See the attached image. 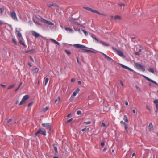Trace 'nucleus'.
I'll list each match as a JSON object with an SVG mask.
<instances>
[{
	"instance_id": "obj_1",
	"label": "nucleus",
	"mask_w": 158,
	"mask_h": 158,
	"mask_svg": "<svg viewBox=\"0 0 158 158\" xmlns=\"http://www.w3.org/2000/svg\"><path fill=\"white\" fill-rule=\"evenodd\" d=\"M40 134L44 136H46V130L42 128L39 129L36 133L35 134L36 136H38V134Z\"/></svg>"
},
{
	"instance_id": "obj_2",
	"label": "nucleus",
	"mask_w": 158,
	"mask_h": 158,
	"mask_svg": "<svg viewBox=\"0 0 158 158\" xmlns=\"http://www.w3.org/2000/svg\"><path fill=\"white\" fill-rule=\"evenodd\" d=\"M10 15L11 18L15 21H18V20L16 13L14 11H10Z\"/></svg>"
},
{
	"instance_id": "obj_3",
	"label": "nucleus",
	"mask_w": 158,
	"mask_h": 158,
	"mask_svg": "<svg viewBox=\"0 0 158 158\" xmlns=\"http://www.w3.org/2000/svg\"><path fill=\"white\" fill-rule=\"evenodd\" d=\"M135 66L137 69L140 70L143 72H144L145 70L144 67L138 63L135 64Z\"/></svg>"
},
{
	"instance_id": "obj_4",
	"label": "nucleus",
	"mask_w": 158,
	"mask_h": 158,
	"mask_svg": "<svg viewBox=\"0 0 158 158\" xmlns=\"http://www.w3.org/2000/svg\"><path fill=\"white\" fill-rule=\"evenodd\" d=\"M29 98V96L28 95H25L24 96L19 103V105H21L25 103Z\"/></svg>"
},
{
	"instance_id": "obj_5",
	"label": "nucleus",
	"mask_w": 158,
	"mask_h": 158,
	"mask_svg": "<svg viewBox=\"0 0 158 158\" xmlns=\"http://www.w3.org/2000/svg\"><path fill=\"white\" fill-rule=\"evenodd\" d=\"M40 20L42 22L45 23H46L49 25H54V24L52 22L49 21L47 20L42 18L40 19Z\"/></svg>"
},
{
	"instance_id": "obj_6",
	"label": "nucleus",
	"mask_w": 158,
	"mask_h": 158,
	"mask_svg": "<svg viewBox=\"0 0 158 158\" xmlns=\"http://www.w3.org/2000/svg\"><path fill=\"white\" fill-rule=\"evenodd\" d=\"M42 126L43 127H45L46 129H48L49 131H50L51 130V127L50 123H44L42 124Z\"/></svg>"
},
{
	"instance_id": "obj_7",
	"label": "nucleus",
	"mask_w": 158,
	"mask_h": 158,
	"mask_svg": "<svg viewBox=\"0 0 158 158\" xmlns=\"http://www.w3.org/2000/svg\"><path fill=\"white\" fill-rule=\"evenodd\" d=\"M73 46L77 48H79L81 49H83L86 48V47L84 45H81L79 44H74Z\"/></svg>"
},
{
	"instance_id": "obj_8",
	"label": "nucleus",
	"mask_w": 158,
	"mask_h": 158,
	"mask_svg": "<svg viewBox=\"0 0 158 158\" xmlns=\"http://www.w3.org/2000/svg\"><path fill=\"white\" fill-rule=\"evenodd\" d=\"M32 33V35L34 36L35 37L37 38L40 36V35L38 33L36 32L35 31H31Z\"/></svg>"
},
{
	"instance_id": "obj_9",
	"label": "nucleus",
	"mask_w": 158,
	"mask_h": 158,
	"mask_svg": "<svg viewBox=\"0 0 158 158\" xmlns=\"http://www.w3.org/2000/svg\"><path fill=\"white\" fill-rule=\"evenodd\" d=\"M47 6L49 7H50L52 6L53 7H58L57 5L56 4L53 3L52 2L48 3L47 4Z\"/></svg>"
},
{
	"instance_id": "obj_10",
	"label": "nucleus",
	"mask_w": 158,
	"mask_h": 158,
	"mask_svg": "<svg viewBox=\"0 0 158 158\" xmlns=\"http://www.w3.org/2000/svg\"><path fill=\"white\" fill-rule=\"evenodd\" d=\"M102 54L103 55H104V57H105V58L107 59V60L108 61H113V59L110 57L108 56H107V55H106V54L103 53H102Z\"/></svg>"
},
{
	"instance_id": "obj_11",
	"label": "nucleus",
	"mask_w": 158,
	"mask_h": 158,
	"mask_svg": "<svg viewBox=\"0 0 158 158\" xmlns=\"http://www.w3.org/2000/svg\"><path fill=\"white\" fill-rule=\"evenodd\" d=\"M143 77H144L148 81H150V82H152L156 85H157V83H156L155 81H154L151 79H150L148 77H147L146 76H143Z\"/></svg>"
},
{
	"instance_id": "obj_12",
	"label": "nucleus",
	"mask_w": 158,
	"mask_h": 158,
	"mask_svg": "<svg viewBox=\"0 0 158 158\" xmlns=\"http://www.w3.org/2000/svg\"><path fill=\"white\" fill-rule=\"evenodd\" d=\"M121 66L124 69H128V70H129L130 71H133V70L129 68L127 66H126L124 65H123L122 64H120Z\"/></svg>"
},
{
	"instance_id": "obj_13",
	"label": "nucleus",
	"mask_w": 158,
	"mask_h": 158,
	"mask_svg": "<svg viewBox=\"0 0 158 158\" xmlns=\"http://www.w3.org/2000/svg\"><path fill=\"white\" fill-rule=\"evenodd\" d=\"M117 53L121 57H125V56L123 54V52L119 50L118 51Z\"/></svg>"
},
{
	"instance_id": "obj_14",
	"label": "nucleus",
	"mask_w": 158,
	"mask_h": 158,
	"mask_svg": "<svg viewBox=\"0 0 158 158\" xmlns=\"http://www.w3.org/2000/svg\"><path fill=\"white\" fill-rule=\"evenodd\" d=\"M99 42L100 43L102 44V45H103V46H109V44H108V43H105V42H104L103 41H100Z\"/></svg>"
},
{
	"instance_id": "obj_15",
	"label": "nucleus",
	"mask_w": 158,
	"mask_h": 158,
	"mask_svg": "<svg viewBox=\"0 0 158 158\" xmlns=\"http://www.w3.org/2000/svg\"><path fill=\"white\" fill-rule=\"evenodd\" d=\"M77 94L75 92V91L73 93V94L71 96L70 98V100H73V98H74V97L76 96V95Z\"/></svg>"
},
{
	"instance_id": "obj_16",
	"label": "nucleus",
	"mask_w": 158,
	"mask_h": 158,
	"mask_svg": "<svg viewBox=\"0 0 158 158\" xmlns=\"http://www.w3.org/2000/svg\"><path fill=\"white\" fill-rule=\"evenodd\" d=\"M153 126L152 123H150L148 126V128L150 131H152L153 130Z\"/></svg>"
},
{
	"instance_id": "obj_17",
	"label": "nucleus",
	"mask_w": 158,
	"mask_h": 158,
	"mask_svg": "<svg viewBox=\"0 0 158 158\" xmlns=\"http://www.w3.org/2000/svg\"><path fill=\"white\" fill-rule=\"evenodd\" d=\"M153 102L156 105V109H158V99L155 100Z\"/></svg>"
},
{
	"instance_id": "obj_18",
	"label": "nucleus",
	"mask_w": 158,
	"mask_h": 158,
	"mask_svg": "<svg viewBox=\"0 0 158 158\" xmlns=\"http://www.w3.org/2000/svg\"><path fill=\"white\" fill-rule=\"evenodd\" d=\"M49 81V78L48 77H45L44 79V86H46L48 83Z\"/></svg>"
},
{
	"instance_id": "obj_19",
	"label": "nucleus",
	"mask_w": 158,
	"mask_h": 158,
	"mask_svg": "<svg viewBox=\"0 0 158 158\" xmlns=\"http://www.w3.org/2000/svg\"><path fill=\"white\" fill-rule=\"evenodd\" d=\"M121 19V17L119 15L116 16L114 18V19L115 21H117L118 19L120 20Z\"/></svg>"
},
{
	"instance_id": "obj_20",
	"label": "nucleus",
	"mask_w": 158,
	"mask_h": 158,
	"mask_svg": "<svg viewBox=\"0 0 158 158\" xmlns=\"http://www.w3.org/2000/svg\"><path fill=\"white\" fill-rule=\"evenodd\" d=\"M50 40H51L52 42H54V43H55V44H57L58 45H60V44L59 42H58L56 41V40H54V39H50Z\"/></svg>"
},
{
	"instance_id": "obj_21",
	"label": "nucleus",
	"mask_w": 158,
	"mask_h": 158,
	"mask_svg": "<svg viewBox=\"0 0 158 158\" xmlns=\"http://www.w3.org/2000/svg\"><path fill=\"white\" fill-rule=\"evenodd\" d=\"M123 119L126 123H128L129 121H128V120L127 119V117L126 115H124L123 118Z\"/></svg>"
},
{
	"instance_id": "obj_22",
	"label": "nucleus",
	"mask_w": 158,
	"mask_h": 158,
	"mask_svg": "<svg viewBox=\"0 0 158 158\" xmlns=\"http://www.w3.org/2000/svg\"><path fill=\"white\" fill-rule=\"evenodd\" d=\"M4 10V9L3 8H0V15H2Z\"/></svg>"
},
{
	"instance_id": "obj_23",
	"label": "nucleus",
	"mask_w": 158,
	"mask_h": 158,
	"mask_svg": "<svg viewBox=\"0 0 158 158\" xmlns=\"http://www.w3.org/2000/svg\"><path fill=\"white\" fill-rule=\"evenodd\" d=\"M148 70L152 73H154V69L152 68H150L148 69Z\"/></svg>"
},
{
	"instance_id": "obj_24",
	"label": "nucleus",
	"mask_w": 158,
	"mask_h": 158,
	"mask_svg": "<svg viewBox=\"0 0 158 158\" xmlns=\"http://www.w3.org/2000/svg\"><path fill=\"white\" fill-rule=\"evenodd\" d=\"M89 11H90L93 13H97L98 11L95 10H93L92 9L90 8Z\"/></svg>"
},
{
	"instance_id": "obj_25",
	"label": "nucleus",
	"mask_w": 158,
	"mask_h": 158,
	"mask_svg": "<svg viewBox=\"0 0 158 158\" xmlns=\"http://www.w3.org/2000/svg\"><path fill=\"white\" fill-rule=\"evenodd\" d=\"M91 35L93 38L95 40L97 41V42L98 41V40L96 38V37H95V35H94L93 34H91Z\"/></svg>"
},
{
	"instance_id": "obj_26",
	"label": "nucleus",
	"mask_w": 158,
	"mask_h": 158,
	"mask_svg": "<svg viewBox=\"0 0 158 158\" xmlns=\"http://www.w3.org/2000/svg\"><path fill=\"white\" fill-rule=\"evenodd\" d=\"M142 49H140L138 52H135V54L137 55H140V53L141 52Z\"/></svg>"
},
{
	"instance_id": "obj_27",
	"label": "nucleus",
	"mask_w": 158,
	"mask_h": 158,
	"mask_svg": "<svg viewBox=\"0 0 158 158\" xmlns=\"http://www.w3.org/2000/svg\"><path fill=\"white\" fill-rule=\"evenodd\" d=\"M65 30L67 31H68L69 32H73V30L72 29H70L69 28H67V27L66 28Z\"/></svg>"
},
{
	"instance_id": "obj_28",
	"label": "nucleus",
	"mask_w": 158,
	"mask_h": 158,
	"mask_svg": "<svg viewBox=\"0 0 158 158\" xmlns=\"http://www.w3.org/2000/svg\"><path fill=\"white\" fill-rule=\"evenodd\" d=\"M49 109V108L48 107H46L44 108L43 110V111L44 112H45Z\"/></svg>"
},
{
	"instance_id": "obj_29",
	"label": "nucleus",
	"mask_w": 158,
	"mask_h": 158,
	"mask_svg": "<svg viewBox=\"0 0 158 158\" xmlns=\"http://www.w3.org/2000/svg\"><path fill=\"white\" fill-rule=\"evenodd\" d=\"M15 86V84H13L10 86L8 88V89H10L12 88H13Z\"/></svg>"
},
{
	"instance_id": "obj_30",
	"label": "nucleus",
	"mask_w": 158,
	"mask_h": 158,
	"mask_svg": "<svg viewBox=\"0 0 158 158\" xmlns=\"http://www.w3.org/2000/svg\"><path fill=\"white\" fill-rule=\"evenodd\" d=\"M35 50L34 49H32V50H27L26 51V53H28V52H35Z\"/></svg>"
},
{
	"instance_id": "obj_31",
	"label": "nucleus",
	"mask_w": 158,
	"mask_h": 158,
	"mask_svg": "<svg viewBox=\"0 0 158 158\" xmlns=\"http://www.w3.org/2000/svg\"><path fill=\"white\" fill-rule=\"evenodd\" d=\"M22 82H20V84L19 85V86H18V88H17L16 90H15V91H18V89H19V88L20 87V86L22 85Z\"/></svg>"
},
{
	"instance_id": "obj_32",
	"label": "nucleus",
	"mask_w": 158,
	"mask_h": 158,
	"mask_svg": "<svg viewBox=\"0 0 158 158\" xmlns=\"http://www.w3.org/2000/svg\"><path fill=\"white\" fill-rule=\"evenodd\" d=\"M82 31L84 32L85 36H86L88 35V33L86 31L84 30H83Z\"/></svg>"
},
{
	"instance_id": "obj_33",
	"label": "nucleus",
	"mask_w": 158,
	"mask_h": 158,
	"mask_svg": "<svg viewBox=\"0 0 158 158\" xmlns=\"http://www.w3.org/2000/svg\"><path fill=\"white\" fill-rule=\"evenodd\" d=\"M39 71L38 69L35 68L33 70V71L34 72H37Z\"/></svg>"
},
{
	"instance_id": "obj_34",
	"label": "nucleus",
	"mask_w": 158,
	"mask_h": 158,
	"mask_svg": "<svg viewBox=\"0 0 158 158\" xmlns=\"http://www.w3.org/2000/svg\"><path fill=\"white\" fill-rule=\"evenodd\" d=\"M65 51L68 55H69L71 54V52L69 51H68L67 50H65Z\"/></svg>"
},
{
	"instance_id": "obj_35",
	"label": "nucleus",
	"mask_w": 158,
	"mask_h": 158,
	"mask_svg": "<svg viewBox=\"0 0 158 158\" xmlns=\"http://www.w3.org/2000/svg\"><path fill=\"white\" fill-rule=\"evenodd\" d=\"M33 21L35 23V24H37V25H41V24L40 23H39V22H38L37 21H35V20H33Z\"/></svg>"
},
{
	"instance_id": "obj_36",
	"label": "nucleus",
	"mask_w": 158,
	"mask_h": 158,
	"mask_svg": "<svg viewBox=\"0 0 158 158\" xmlns=\"http://www.w3.org/2000/svg\"><path fill=\"white\" fill-rule=\"evenodd\" d=\"M54 146V149L55 150V152L56 153H57L58 151H57V147H56L55 146Z\"/></svg>"
},
{
	"instance_id": "obj_37",
	"label": "nucleus",
	"mask_w": 158,
	"mask_h": 158,
	"mask_svg": "<svg viewBox=\"0 0 158 158\" xmlns=\"http://www.w3.org/2000/svg\"><path fill=\"white\" fill-rule=\"evenodd\" d=\"M19 43L22 44L23 46H26L25 45V44L23 42V41H22V40H20L19 41Z\"/></svg>"
},
{
	"instance_id": "obj_38",
	"label": "nucleus",
	"mask_w": 158,
	"mask_h": 158,
	"mask_svg": "<svg viewBox=\"0 0 158 158\" xmlns=\"http://www.w3.org/2000/svg\"><path fill=\"white\" fill-rule=\"evenodd\" d=\"M89 50L83 49L82 50V52H88Z\"/></svg>"
},
{
	"instance_id": "obj_39",
	"label": "nucleus",
	"mask_w": 158,
	"mask_h": 158,
	"mask_svg": "<svg viewBox=\"0 0 158 158\" xmlns=\"http://www.w3.org/2000/svg\"><path fill=\"white\" fill-rule=\"evenodd\" d=\"M112 49L115 52H117L119 50H118L116 48L114 47H112Z\"/></svg>"
},
{
	"instance_id": "obj_40",
	"label": "nucleus",
	"mask_w": 158,
	"mask_h": 158,
	"mask_svg": "<svg viewBox=\"0 0 158 158\" xmlns=\"http://www.w3.org/2000/svg\"><path fill=\"white\" fill-rule=\"evenodd\" d=\"M58 99H56L55 100V103L56 102H60V97H58Z\"/></svg>"
},
{
	"instance_id": "obj_41",
	"label": "nucleus",
	"mask_w": 158,
	"mask_h": 158,
	"mask_svg": "<svg viewBox=\"0 0 158 158\" xmlns=\"http://www.w3.org/2000/svg\"><path fill=\"white\" fill-rule=\"evenodd\" d=\"M97 14H99V15H103V16H106V15L103 13H99V12H98V13H97Z\"/></svg>"
},
{
	"instance_id": "obj_42",
	"label": "nucleus",
	"mask_w": 158,
	"mask_h": 158,
	"mask_svg": "<svg viewBox=\"0 0 158 158\" xmlns=\"http://www.w3.org/2000/svg\"><path fill=\"white\" fill-rule=\"evenodd\" d=\"M17 31L18 32V36L19 37H20L21 36V33H20L19 32V31Z\"/></svg>"
},
{
	"instance_id": "obj_43",
	"label": "nucleus",
	"mask_w": 158,
	"mask_h": 158,
	"mask_svg": "<svg viewBox=\"0 0 158 158\" xmlns=\"http://www.w3.org/2000/svg\"><path fill=\"white\" fill-rule=\"evenodd\" d=\"M79 91H80L79 89L78 88L75 90V92L77 94L79 92Z\"/></svg>"
},
{
	"instance_id": "obj_44",
	"label": "nucleus",
	"mask_w": 158,
	"mask_h": 158,
	"mask_svg": "<svg viewBox=\"0 0 158 158\" xmlns=\"http://www.w3.org/2000/svg\"><path fill=\"white\" fill-rule=\"evenodd\" d=\"M81 114V112L80 111H78L77 112V115H80Z\"/></svg>"
},
{
	"instance_id": "obj_45",
	"label": "nucleus",
	"mask_w": 158,
	"mask_h": 158,
	"mask_svg": "<svg viewBox=\"0 0 158 158\" xmlns=\"http://www.w3.org/2000/svg\"><path fill=\"white\" fill-rule=\"evenodd\" d=\"M125 127V129L126 131H127V132L128 133V127L127 126H125V127Z\"/></svg>"
},
{
	"instance_id": "obj_46",
	"label": "nucleus",
	"mask_w": 158,
	"mask_h": 158,
	"mask_svg": "<svg viewBox=\"0 0 158 158\" xmlns=\"http://www.w3.org/2000/svg\"><path fill=\"white\" fill-rule=\"evenodd\" d=\"M84 8L87 10H88V11H89V10H90V8H89V7H84Z\"/></svg>"
},
{
	"instance_id": "obj_47",
	"label": "nucleus",
	"mask_w": 158,
	"mask_h": 158,
	"mask_svg": "<svg viewBox=\"0 0 158 158\" xmlns=\"http://www.w3.org/2000/svg\"><path fill=\"white\" fill-rule=\"evenodd\" d=\"M146 108H147V110H148L149 111H151V110L150 109L149 107L148 106V105H147L146 106Z\"/></svg>"
},
{
	"instance_id": "obj_48",
	"label": "nucleus",
	"mask_w": 158,
	"mask_h": 158,
	"mask_svg": "<svg viewBox=\"0 0 158 158\" xmlns=\"http://www.w3.org/2000/svg\"><path fill=\"white\" fill-rule=\"evenodd\" d=\"M73 120V118H71L68 120L67 122H66V123H69L70 122H71V121H72Z\"/></svg>"
},
{
	"instance_id": "obj_49",
	"label": "nucleus",
	"mask_w": 158,
	"mask_h": 158,
	"mask_svg": "<svg viewBox=\"0 0 158 158\" xmlns=\"http://www.w3.org/2000/svg\"><path fill=\"white\" fill-rule=\"evenodd\" d=\"M32 104H33V102H31L28 104V106L29 107H30V106H31L32 105Z\"/></svg>"
},
{
	"instance_id": "obj_50",
	"label": "nucleus",
	"mask_w": 158,
	"mask_h": 158,
	"mask_svg": "<svg viewBox=\"0 0 158 158\" xmlns=\"http://www.w3.org/2000/svg\"><path fill=\"white\" fill-rule=\"evenodd\" d=\"M77 62L79 64H81V62L79 61V59H78V57H77Z\"/></svg>"
},
{
	"instance_id": "obj_51",
	"label": "nucleus",
	"mask_w": 158,
	"mask_h": 158,
	"mask_svg": "<svg viewBox=\"0 0 158 158\" xmlns=\"http://www.w3.org/2000/svg\"><path fill=\"white\" fill-rule=\"evenodd\" d=\"M29 58H30V59L32 61V62H34V60L33 58L32 57V56H29Z\"/></svg>"
},
{
	"instance_id": "obj_52",
	"label": "nucleus",
	"mask_w": 158,
	"mask_h": 158,
	"mask_svg": "<svg viewBox=\"0 0 158 158\" xmlns=\"http://www.w3.org/2000/svg\"><path fill=\"white\" fill-rule=\"evenodd\" d=\"M120 83L122 86H123V87L124 86V85L121 81H120Z\"/></svg>"
},
{
	"instance_id": "obj_53",
	"label": "nucleus",
	"mask_w": 158,
	"mask_h": 158,
	"mask_svg": "<svg viewBox=\"0 0 158 158\" xmlns=\"http://www.w3.org/2000/svg\"><path fill=\"white\" fill-rule=\"evenodd\" d=\"M102 126L103 127H106V125L104 123H102Z\"/></svg>"
},
{
	"instance_id": "obj_54",
	"label": "nucleus",
	"mask_w": 158,
	"mask_h": 158,
	"mask_svg": "<svg viewBox=\"0 0 158 158\" xmlns=\"http://www.w3.org/2000/svg\"><path fill=\"white\" fill-rule=\"evenodd\" d=\"M119 6H125V5H124V4H123V3H121V4H119Z\"/></svg>"
},
{
	"instance_id": "obj_55",
	"label": "nucleus",
	"mask_w": 158,
	"mask_h": 158,
	"mask_svg": "<svg viewBox=\"0 0 158 158\" xmlns=\"http://www.w3.org/2000/svg\"><path fill=\"white\" fill-rule=\"evenodd\" d=\"M88 52H90V53H95L94 51L89 50Z\"/></svg>"
},
{
	"instance_id": "obj_56",
	"label": "nucleus",
	"mask_w": 158,
	"mask_h": 158,
	"mask_svg": "<svg viewBox=\"0 0 158 158\" xmlns=\"http://www.w3.org/2000/svg\"><path fill=\"white\" fill-rule=\"evenodd\" d=\"M85 123L86 124H90L91 123V122L90 121H87L86 122H85Z\"/></svg>"
},
{
	"instance_id": "obj_57",
	"label": "nucleus",
	"mask_w": 158,
	"mask_h": 158,
	"mask_svg": "<svg viewBox=\"0 0 158 158\" xmlns=\"http://www.w3.org/2000/svg\"><path fill=\"white\" fill-rule=\"evenodd\" d=\"M135 87L137 89H138L139 90H140V88H139L138 86H137L136 85L135 86Z\"/></svg>"
},
{
	"instance_id": "obj_58",
	"label": "nucleus",
	"mask_w": 158,
	"mask_h": 158,
	"mask_svg": "<svg viewBox=\"0 0 158 158\" xmlns=\"http://www.w3.org/2000/svg\"><path fill=\"white\" fill-rule=\"evenodd\" d=\"M101 145L102 146H104V145H105V143L104 142H102L101 143Z\"/></svg>"
},
{
	"instance_id": "obj_59",
	"label": "nucleus",
	"mask_w": 158,
	"mask_h": 158,
	"mask_svg": "<svg viewBox=\"0 0 158 158\" xmlns=\"http://www.w3.org/2000/svg\"><path fill=\"white\" fill-rule=\"evenodd\" d=\"M1 86H2V87H3V88H5L6 87L5 85H2V84H1Z\"/></svg>"
},
{
	"instance_id": "obj_60",
	"label": "nucleus",
	"mask_w": 158,
	"mask_h": 158,
	"mask_svg": "<svg viewBox=\"0 0 158 158\" xmlns=\"http://www.w3.org/2000/svg\"><path fill=\"white\" fill-rule=\"evenodd\" d=\"M12 41H13V42L15 44H17V43H16V41L14 40V39H12Z\"/></svg>"
},
{
	"instance_id": "obj_61",
	"label": "nucleus",
	"mask_w": 158,
	"mask_h": 158,
	"mask_svg": "<svg viewBox=\"0 0 158 158\" xmlns=\"http://www.w3.org/2000/svg\"><path fill=\"white\" fill-rule=\"evenodd\" d=\"M3 24L2 21L0 20V25H1Z\"/></svg>"
},
{
	"instance_id": "obj_62",
	"label": "nucleus",
	"mask_w": 158,
	"mask_h": 158,
	"mask_svg": "<svg viewBox=\"0 0 158 158\" xmlns=\"http://www.w3.org/2000/svg\"><path fill=\"white\" fill-rule=\"evenodd\" d=\"M12 121V119H10L8 120V123H9L11 122Z\"/></svg>"
},
{
	"instance_id": "obj_63",
	"label": "nucleus",
	"mask_w": 158,
	"mask_h": 158,
	"mask_svg": "<svg viewBox=\"0 0 158 158\" xmlns=\"http://www.w3.org/2000/svg\"><path fill=\"white\" fill-rule=\"evenodd\" d=\"M75 81V79H72L71 80V81L72 82H74V81Z\"/></svg>"
},
{
	"instance_id": "obj_64",
	"label": "nucleus",
	"mask_w": 158,
	"mask_h": 158,
	"mask_svg": "<svg viewBox=\"0 0 158 158\" xmlns=\"http://www.w3.org/2000/svg\"><path fill=\"white\" fill-rule=\"evenodd\" d=\"M28 65L30 66V67H31L32 66V65L30 63H29L28 64Z\"/></svg>"
}]
</instances>
